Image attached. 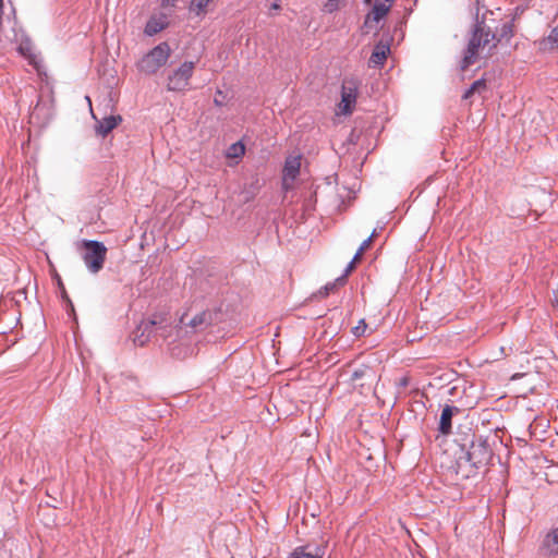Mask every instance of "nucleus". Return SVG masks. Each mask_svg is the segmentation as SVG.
Listing matches in <instances>:
<instances>
[{
  "mask_svg": "<svg viewBox=\"0 0 558 558\" xmlns=\"http://www.w3.org/2000/svg\"><path fill=\"white\" fill-rule=\"evenodd\" d=\"M496 2H477L475 16L476 26L469 40L464 57L461 61V70H466L470 65L487 59L497 46V37L492 32L490 22H495L493 7Z\"/></svg>",
  "mask_w": 558,
  "mask_h": 558,
  "instance_id": "f257e3e1",
  "label": "nucleus"
},
{
  "mask_svg": "<svg viewBox=\"0 0 558 558\" xmlns=\"http://www.w3.org/2000/svg\"><path fill=\"white\" fill-rule=\"evenodd\" d=\"M155 331L156 337H161L165 341L171 337L173 331L172 317L169 313L155 314L151 320L142 322L133 332V342L143 347Z\"/></svg>",
  "mask_w": 558,
  "mask_h": 558,
  "instance_id": "f03ea898",
  "label": "nucleus"
},
{
  "mask_svg": "<svg viewBox=\"0 0 558 558\" xmlns=\"http://www.w3.org/2000/svg\"><path fill=\"white\" fill-rule=\"evenodd\" d=\"M492 458V450L485 441H474L468 451L461 449V454L457 460L459 468L469 464L470 470H465V476H469L472 469L486 465Z\"/></svg>",
  "mask_w": 558,
  "mask_h": 558,
  "instance_id": "7ed1b4c3",
  "label": "nucleus"
},
{
  "mask_svg": "<svg viewBox=\"0 0 558 558\" xmlns=\"http://www.w3.org/2000/svg\"><path fill=\"white\" fill-rule=\"evenodd\" d=\"M82 258L88 271L98 274L107 257V247L102 242L95 240H83L81 244Z\"/></svg>",
  "mask_w": 558,
  "mask_h": 558,
  "instance_id": "20e7f679",
  "label": "nucleus"
},
{
  "mask_svg": "<svg viewBox=\"0 0 558 558\" xmlns=\"http://www.w3.org/2000/svg\"><path fill=\"white\" fill-rule=\"evenodd\" d=\"M170 53L171 49L167 43L159 44L141 59L138 70L147 74L156 73L166 64Z\"/></svg>",
  "mask_w": 558,
  "mask_h": 558,
  "instance_id": "39448f33",
  "label": "nucleus"
},
{
  "mask_svg": "<svg viewBox=\"0 0 558 558\" xmlns=\"http://www.w3.org/2000/svg\"><path fill=\"white\" fill-rule=\"evenodd\" d=\"M301 156L290 155L287 157L283 167L282 187L288 191L292 189L293 182L300 173Z\"/></svg>",
  "mask_w": 558,
  "mask_h": 558,
  "instance_id": "423d86ee",
  "label": "nucleus"
},
{
  "mask_svg": "<svg viewBox=\"0 0 558 558\" xmlns=\"http://www.w3.org/2000/svg\"><path fill=\"white\" fill-rule=\"evenodd\" d=\"M217 316L218 314L213 312H202L191 319H187V316L183 315L180 318V324L181 326H190L194 330H202L208 325H211L216 320Z\"/></svg>",
  "mask_w": 558,
  "mask_h": 558,
  "instance_id": "0eeeda50",
  "label": "nucleus"
},
{
  "mask_svg": "<svg viewBox=\"0 0 558 558\" xmlns=\"http://www.w3.org/2000/svg\"><path fill=\"white\" fill-rule=\"evenodd\" d=\"M390 10L387 2H378L374 5L373 10L366 15L364 26L366 33L377 29V24L383 20Z\"/></svg>",
  "mask_w": 558,
  "mask_h": 558,
  "instance_id": "6e6552de",
  "label": "nucleus"
},
{
  "mask_svg": "<svg viewBox=\"0 0 558 558\" xmlns=\"http://www.w3.org/2000/svg\"><path fill=\"white\" fill-rule=\"evenodd\" d=\"M194 69L193 61H186L177 70V92L186 90L191 87L190 78Z\"/></svg>",
  "mask_w": 558,
  "mask_h": 558,
  "instance_id": "1a4fd4ad",
  "label": "nucleus"
},
{
  "mask_svg": "<svg viewBox=\"0 0 558 558\" xmlns=\"http://www.w3.org/2000/svg\"><path fill=\"white\" fill-rule=\"evenodd\" d=\"M93 117L97 122L96 133L104 137L122 122V118L119 114L118 116H112V114L107 116V117L102 118L101 120H97V118L94 113H93Z\"/></svg>",
  "mask_w": 558,
  "mask_h": 558,
  "instance_id": "9d476101",
  "label": "nucleus"
},
{
  "mask_svg": "<svg viewBox=\"0 0 558 558\" xmlns=\"http://www.w3.org/2000/svg\"><path fill=\"white\" fill-rule=\"evenodd\" d=\"M169 24L168 17L163 14H154L147 22L144 33L148 36L156 35Z\"/></svg>",
  "mask_w": 558,
  "mask_h": 558,
  "instance_id": "9b49d317",
  "label": "nucleus"
},
{
  "mask_svg": "<svg viewBox=\"0 0 558 558\" xmlns=\"http://www.w3.org/2000/svg\"><path fill=\"white\" fill-rule=\"evenodd\" d=\"M356 100V94L354 89L347 88L343 86L342 88V95H341V101L339 104V110L343 114H349L352 112L353 106Z\"/></svg>",
  "mask_w": 558,
  "mask_h": 558,
  "instance_id": "f8f14e48",
  "label": "nucleus"
},
{
  "mask_svg": "<svg viewBox=\"0 0 558 558\" xmlns=\"http://www.w3.org/2000/svg\"><path fill=\"white\" fill-rule=\"evenodd\" d=\"M459 412L457 407L445 405L439 421V430L447 435L451 432V418L452 416Z\"/></svg>",
  "mask_w": 558,
  "mask_h": 558,
  "instance_id": "ddd939ff",
  "label": "nucleus"
},
{
  "mask_svg": "<svg viewBox=\"0 0 558 558\" xmlns=\"http://www.w3.org/2000/svg\"><path fill=\"white\" fill-rule=\"evenodd\" d=\"M390 52V47L387 44L379 43L375 46L371 58L369 65L372 66H380L384 64L387 59L388 53Z\"/></svg>",
  "mask_w": 558,
  "mask_h": 558,
  "instance_id": "4468645a",
  "label": "nucleus"
},
{
  "mask_svg": "<svg viewBox=\"0 0 558 558\" xmlns=\"http://www.w3.org/2000/svg\"><path fill=\"white\" fill-rule=\"evenodd\" d=\"M543 549L549 555L558 554V526L546 534L543 541Z\"/></svg>",
  "mask_w": 558,
  "mask_h": 558,
  "instance_id": "2eb2a0df",
  "label": "nucleus"
},
{
  "mask_svg": "<svg viewBox=\"0 0 558 558\" xmlns=\"http://www.w3.org/2000/svg\"><path fill=\"white\" fill-rule=\"evenodd\" d=\"M245 154V146L242 142H236L230 145L226 150V157L228 159L234 160L235 163L243 157Z\"/></svg>",
  "mask_w": 558,
  "mask_h": 558,
  "instance_id": "dca6fc26",
  "label": "nucleus"
},
{
  "mask_svg": "<svg viewBox=\"0 0 558 558\" xmlns=\"http://www.w3.org/2000/svg\"><path fill=\"white\" fill-rule=\"evenodd\" d=\"M288 558H323V554L317 550L312 553L310 546L296 548Z\"/></svg>",
  "mask_w": 558,
  "mask_h": 558,
  "instance_id": "f3484780",
  "label": "nucleus"
},
{
  "mask_svg": "<svg viewBox=\"0 0 558 558\" xmlns=\"http://www.w3.org/2000/svg\"><path fill=\"white\" fill-rule=\"evenodd\" d=\"M208 2H191L189 7L190 15L201 16L206 13Z\"/></svg>",
  "mask_w": 558,
  "mask_h": 558,
  "instance_id": "a211bd4d",
  "label": "nucleus"
},
{
  "mask_svg": "<svg viewBox=\"0 0 558 558\" xmlns=\"http://www.w3.org/2000/svg\"><path fill=\"white\" fill-rule=\"evenodd\" d=\"M512 35H513L512 24L510 22H506L499 31L497 43L504 38L509 39Z\"/></svg>",
  "mask_w": 558,
  "mask_h": 558,
  "instance_id": "6ab92c4d",
  "label": "nucleus"
},
{
  "mask_svg": "<svg viewBox=\"0 0 558 558\" xmlns=\"http://www.w3.org/2000/svg\"><path fill=\"white\" fill-rule=\"evenodd\" d=\"M486 87V84L484 81L482 80H478V81H475L471 87L464 93V98H469L471 97V95H473L474 93L476 92H482L484 90Z\"/></svg>",
  "mask_w": 558,
  "mask_h": 558,
  "instance_id": "aec40b11",
  "label": "nucleus"
},
{
  "mask_svg": "<svg viewBox=\"0 0 558 558\" xmlns=\"http://www.w3.org/2000/svg\"><path fill=\"white\" fill-rule=\"evenodd\" d=\"M344 281H345V277L343 275L342 277L337 278L335 282L326 284L324 287V289L319 291V294L323 296L328 295L330 291H332L338 284L339 286L343 284Z\"/></svg>",
  "mask_w": 558,
  "mask_h": 558,
  "instance_id": "412c9836",
  "label": "nucleus"
},
{
  "mask_svg": "<svg viewBox=\"0 0 558 558\" xmlns=\"http://www.w3.org/2000/svg\"><path fill=\"white\" fill-rule=\"evenodd\" d=\"M363 253L364 252H360V250H357L353 259L350 262V264L345 268L344 277H347L354 269L355 264L361 260Z\"/></svg>",
  "mask_w": 558,
  "mask_h": 558,
  "instance_id": "4be33fe9",
  "label": "nucleus"
},
{
  "mask_svg": "<svg viewBox=\"0 0 558 558\" xmlns=\"http://www.w3.org/2000/svg\"><path fill=\"white\" fill-rule=\"evenodd\" d=\"M366 324L365 322L362 319L359 322V324L353 328L352 332L356 336V337H360L362 335H364L365 330H366Z\"/></svg>",
  "mask_w": 558,
  "mask_h": 558,
  "instance_id": "5701e85b",
  "label": "nucleus"
},
{
  "mask_svg": "<svg viewBox=\"0 0 558 558\" xmlns=\"http://www.w3.org/2000/svg\"><path fill=\"white\" fill-rule=\"evenodd\" d=\"M367 371H368L367 367L354 371L352 374V380L355 381V380H359L360 378L364 377L366 375Z\"/></svg>",
  "mask_w": 558,
  "mask_h": 558,
  "instance_id": "b1692460",
  "label": "nucleus"
},
{
  "mask_svg": "<svg viewBox=\"0 0 558 558\" xmlns=\"http://www.w3.org/2000/svg\"><path fill=\"white\" fill-rule=\"evenodd\" d=\"M372 244V236H368L366 240L362 242L359 250L360 252H365Z\"/></svg>",
  "mask_w": 558,
  "mask_h": 558,
  "instance_id": "393cba45",
  "label": "nucleus"
},
{
  "mask_svg": "<svg viewBox=\"0 0 558 558\" xmlns=\"http://www.w3.org/2000/svg\"><path fill=\"white\" fill-rule=\"evenodd\" d=\"M280 5L277 2H274L269 8V13L272 14L275 11H278Z\"/></svg>",
  "mask_w": 558,
  "mask_h": 558,
  "instance_id": "a878e982",
  "label": "nucleus"
},
{
  "mask_svg": "<svg viewBox=\"0 0 558 558\" xmlns=\"http://www.w3.org/2000/svg\"><path fill=\"white\" fill-rule=\"evenodd\" d=\"M376 235H377V232H376V230H374V231L372 232V234L369 235V236H372V242L374 241V239H375V236H376Z\"/></svg>",
  "mask_w": 558,
  "mask_h": 558,
  "instance_id": "bb28decb",
  "label": "nucleus"
},
{
  "mask_svg": "<svg viewBox=\"0 0 558 558\" xmlns=\"http://www.w3.org/2000/svg\"><path fill=\"white\" fill-rule=\"evenodd\" d=\"M519 377H520V375H519V374H514V375L512 376V379H517V378H519Z\"/></svg>",
  "mask_w": 558,
  "mask_h": 558,
  "instance_id": "cd10ccee",
  "label": "nucleus"
},
{
  "mask_svg": "<svg viewBox=\"0 0 558 558\" xmlns=\"http://www.w3.org/2000/svg\"><path fill=\"white\" fill-rule=\"evenodd\" d=\"M173 87L171 86V83L168 84V90H172Z\"/></svg>",
  "mask_w": 558,
  "mask_h": 558,
  "instance_id": "c85d7f7f",
  "label": "nucleus"
},
{
  "mask_svg": "<svg viewBox=\"0 0 558 558\" xmlns=\"http://www.w3.org/2000/svg\"><path fill=\"white\" fill-rule=\"evenodd\" d=\"M466 466H469V464L463 465L462 468H459V466H458V469H463V468H466ZM457 473H460V470H457Z\"/></svg>",
  "mask_w": 558,
  "mask_h": 558,
  "instance_id": "c756f323",
  "label": "nucleus"
},
{
  "mask_svg": "<svg viewBox=\"0 0 558 558\" xmlns=\"http://www.w3.org/2000/svg\"><path fill=\"white\" fill-rule=\"evenodd\" d=\"M171 343H172L171 341H168V343H167V344H168L169 350H171V348H170Z\"/></svg>",
  "mask_w": 558,
  "mask_h": 558,
  "instance_id": "7c9ffc66",
  "label": "nucleus"
}]
</instances>
